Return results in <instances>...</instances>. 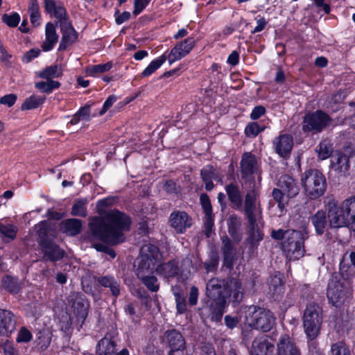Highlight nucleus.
<instances>
[{
  "label": "nucleus",
  "mask_w": 355,
  "mask_h": 355,
  "mask_svg": "<svg viewBox=\"0 0 355 355\" xmlns=\"http://www.w3.org/2000/svg\"><path fill=\"white\" fill-rule=\"evenodd\" d=\"M331 355H351V354L346 344L339 341L331 345Z\"/></svg>",
  "instance_id": "nucleus-50"
},
{
  "label": "nucleus",
  "mask_w": 355,
  "mask_h": 355,
  "mask_svg": "<svg viewBox=\"0 0 355 355\" xmlns=\"http://www.w3.org/2000/svg\"><path fill=\"white\" fill-rule=\"evenodd\" d=\"M113 201L112 198H106L98 202V212L101 216L93 218L89 227L92 234L101 241L123 243L125 241L124 232L130 230L131 220L116 209L103 211V207L111 205Z\"/></svg>",
  "instance_id": "nucleus-1"
},
{
  "label": "nucleus",
  "mask_w": 355,
  "mask_h": 355,
  "mask_svg": "<svg viewBox=\"0 0 355 355\" xmlns=\"http://www.w3.org/2000/svg\"><path fill=\"white\" fill-rule=\"evenodd\" d=\"M141 257L157 264L165 257L157 245H142L140 248Z\"/></svg>",
  "instance_id": "nucleus-24"
},
{
  "label": "nucleus",
  "mask_w": 355,
  "mask_h": 355,
  "mask_svg": "<svg viewBox=\"0 0 355 355\" xmlns=\"http://www.w3.org/2000/svg\"><path fill=\"white\" fill-rule=\"evenodd\" d=\"M62 33V40L60 44V49H65L69 45L73 43L77 39V34L69 23L64 20L60 24Z\"/></svg>",
  "instance_id": "nucleus-25"
},
{
  "label": "nucleus",
  "mask_w": 355,
  "mask_h": 355,
  "mask_svg": "<svg viewBox=\"0 0 355 355\" xmlns=\"http://www.w3.org/2000/svg\"><path fill=\"white\" fill-rule=\"evenodd\" d=\"M62 74V69L61 66L55 64L45 68L40 72L38 76L42 78L52 80L53 78L61 76Z\"/></svg>",
  "instance_id": "nucleus-40"
},
{
  "label": "nucleus",
  "mask_w": 355,
  "mask_h": 355,
  "mask_svg": "<svg viewBox=\"0 0 355 355\" xmlns=\"http://www.w3.org/2000/svg\"><path fill=\"white\" fill-rule=\"evenodd\" d=\"M227 223L230 234L234 236L236 230L241 226L240 218L236 215H231L227 220ZM235 237L237 238V236H235Z\"/></svg>",
  "instance_id": "nucleus-55"
},
{
  "label": "nucleus",
  "mask_w": 355,
  "mask_h": 355,
  "mask_svg": "<svg viewBox=\"0 0 355 355\" xmlns=\"http://www.w3.org/2000/svg\"><path fill=\"white\" fill-rule=\"evenodd\" d=\"M20 20V16L18 13L14 12L11 15H5L3 17V21L10 27H15L18 25Z\"/></svg>",
  "instance_id": "nucleus-58"
},
{
  "label": "nucleus",
  "mask_w": 355,
  "mask_h": 355,
  "mask_svg": "<svg viewBox=\"0 0 355 355\" xmlns=\"http://www.w3.org/2000/svg\"><path fill=\"white\" fill-rule=\"evenodd\" d=\"M199 292L196 286H193L191 287L189 294V304L190 306H196L198 300Z\"/></svg>",
  "instance_id": "nucleus-64"
},
{
  "label": "nucleus",
  "mask_w": 355,
  "mask_h": 355,
  "mask_svg": "<svg viewBox=\"0 0 355 355\" xmlns=\"http://www.w3.org/2000/svg\"><path fill=\"white\" fill-rule=\"evenodd\" d=\"M227 305V302L224 299L213 300L209 310L211 312V318L212 320L219 322L221 320L224 313V309Z\"/></svg>",
  "instance_id": "nucleus-34"
},
{
  "label": "nucleus",
  "mask_w": 355,
  "mask_h": 355,
  "mask_svg": "<svg viewBox=\"0 0 355 355\" xmlns=\"http://www.w3.org/2000/svg\"><path fill=\"white\" fill-rule=\"evenodd\" d=\"M81 221L76 218L67 219L62 221L59 227L60 231L69 236H74L80 232Z\"/></svg>",
  "instance_id": "nucleus-29"
},
{
  "label": "nucleus",
  "mask_w": 355,
  "mask_h": 355,
  "mask_svg": "<svg viewBox=\"0 0 355 355\" xmlns=\"http://www.w3.org/2000/svg\"><path fill=\"white\" fill-rule=\"evenodd\" d=\"M17 230L14 225L0 223V234L6 242H10L16 237Z\"/></svg>",
  "instance_id": "nucleus-41"
},
{
  "label": "nucleus",
  "mask_w": 355,
  "mask_h": 355,
  "mask_svg": "<svg viewBox=\"0 0 355 355\" xmlns=\"http://www.w3.org/2000/svg\"><path fill=\"white\" fill-rule=\"evenodd\" d=\"M275 347L263 337L255 338L250 349V355H274Z\"/></svg>",
  "instance_id": "nucleus-20"
},
{
  "label": "nucleus",
  "mask_w": 355,
  "mask_h": 355,
  "mask_svg": "<svg viewBox=\"0 0 355 355\" xmlns=\"http://www.w3.org/2000/svg\"><path fill=\"white\" fill-rule=\"evenodd\" d=\"M71 213L74 216H85L86 200L81 199L76 201V202L73 205Z\"/></svg>",
  "instance_id": "nucleus-54"
},
{
  "label": "nucleus",
  "mask_w": 355,
  "mask_h": 355,
  "mask_svg": "<svg viewBox=\"0 0 355 355\" xmlns=\"http://www.w3.org/2000/svg\"><path fill=\"white\" fill-rule=\"evenodd\" d=\"M68 304L71 308L73 314L76 317L77 322L80 323V327H81L88 315L89 302L81 293L72 292L68 297Z\"/></svg>",
  "instance_id": "nucleus-8"
},
{
  "label": "nucleus",
  "mask_w": 355,
  "mask_h": 355,
  "mask_svg": "<svg viewBox=\"0 0 355 355\" xmlns=\"http://www.w3.org/2000/svg\"><path fill=\"white\" fill-rule=\"evenodd\" d=\"M242 177L250 179L251 176H257V180H261L259 166L256 157L250 153H245L241 162Z\"/></svg>",
  "instance_id": "nucleus-13"
},
{
  "label": "nucleus",
  "mask_w": 355,
  "mask_h": 355,
  "mask_svg": "<svg viewBox=\"0 0 355 355\" xmlns=\"http://www.w3.org/2000/svg\"><path fill=\"white\" fill-rule=\"evenodd\" d=\"M214 225V216H205L204 222V232L206 236L208 238L211 236Z\"/></svg>",
  "instance_id": "nucleus-61"
},
{
  "label": "nucleus",
  "mask_w": 355,
  "mask_h": 355,
  "mask_svg": "<svg viewBox=\"0 0 355 355\" xmlns=\"http://www.w3.org/2000/svg\"><path fill=\"white\" fill-rule=\"evenodd\" d=\"M277 355H301L300 348L288 336L280 337L277 344Z\"/></svg>",
  "instance_id": "nucleus-17"
},
{
  "label": "nucleus",
  "mask_w": 355,
  "mask_h": 355,
  "mask_svg": "<svg viewBox=\"0 0 355 355\" xmlns=\"http://www.w3.org/2000/svg\"><path fill=\"white\" fill-rule=\"evenodd\" d=\"M58 40L55 27L50 22L45 26V40L42 44V49L44 51H49L53 49Z\"/></svg>",
  "instance_id": "nucleus-26"
},
{
  "label": "nucleus",
  "mask_w": 355,
  "mask_h": 355,
  "mask_svg": "<svg viewBox=\"0 0 355 355\" xmlns=\"http://www.w3.org/2000/svg\"><path fill=\"white\" fill-rule=\"evenodd\" d=\"M166 343L171 348L168 355H183L185 349V340L182 334L175 329L165 332Z\"/></svg>",
  "instance_id": "nucleus-14"
},
{
  "label": "nucleus",
  "mask_w": 355,
  "mask_h": 355,
  "mask_svg": "<svg viewBox=\"0 0 355 355\" xmlns=\"http://www.w3.org/2000/svg\"><path fill=\"white\" fill-rule=\"evenodd\" d=\"M60 329L67 336H70L72 333L73 327L72 321L70 317H62L60 322Z\"/></svg>",
  "instance_id": "nucleus-57"
},
{
  "label": "nucleus",
  "mask_w": 355,
  "mask_h": 355,
  "mask_svg": "<svg viewBox=\"0 0 355 355\" xmlns=\"http://www.w3.org/2000/svg\"><path fill=\"white\" fill-rule=\"evenodd\" d=\"M301 180L305 193L310 198L315 199L321 196L326 190V179L318 170L305 171Z\"/></svg>",
  "instance_id": "nucleus-6"
},
{
  "label": "nucleus",
  "mask_w": 355,
  "mask_h": 355,
  "mask_svg": "<svg viewBox=\"0 0 355 355\" xmlns=\"http://www.w3.org/2000/svg\"><path fill=\"white\" fill-rule=\"evenodd\" d=\"M60 84L58 81L47 80V81H40L35 84V87L42 92L51 93L54 89L60 87Z\"/></svg>",
  "instance_id": "nucleus-49"
},
{
  "label": "nucleus",
  "mask_w": 355,
  "mask_h": 355,
  "mask_svg": "<svg viewBox=\"0 0 355 355\" xmlns=\"http://www.w3.org/2000/svg\"><path fill=\"white\" fill-rule=\"evenodd\" d=\"M318 157L321 159H326L330 157L332 153L333 148L332 145L329 140H324L320 143L318 147L316 149Z\"/></svg>",
  "instance_id": "nucleus-48"
},
{
  "label": "nucleus",
  "mask_w": 355,
  "mask_h": 355,
  "mask_svg": "<svg viewBox=\"0 0 355 355\" xmlns=\"http://www.w3.org/2000/svg\"><path fill=\"white\" fill-rule=\"evenodd\" d=\"M225 191L232 207L240 209L242 205V196L238 185L233 183L227 184L225 187Z\"/></svg>",
  "instance_id": "nucleus-31"
},
{
  "label": "nucleus",
  "mask_w": 355,
  "mask_h": 355,
  "mask_svg": "<svg viewBox=\"0 0 355 355\" xmlns=\"http://www.w3.org/2000/svg\"><path fill=\"white\" fill-rule=\"evenodd\" d=\"M116 350L115 342L106 337L100 340L96 347L98 355H114Z\"/></svg>",
  "instance_id": "nucleus-33"
},
{
  "label": "nucleus",
  "mask_w": 355,
  "mask_h": 355,
  "mask_svg": "<svg viewBox=\"0 0 355 355\" xmlns=\"http://www.w3.org/2000/svg\"><path fill=\"white\" fill-rule=\"evenodd\" d=\"M45 100L44 96L33 95L26 98L21 105V110H28L35 109L42 105Z\"/></svg>",
  "instance_id": "nucleus-45"
},
{
  "label": "nucleus",
  "mask_w": 355,
  "mask_h": 355,
  "mask_svg": "<svg viewBox=\"0 0 355 355\" xmlns=\"http://www.w3.org/2000/svg\"><path fill=\"white\" fill-rule=\"evenodd\" d=\"M0 347L3 349L4 355H19L18 351L11 342L7 340Z\"/></svg>",
  "instance_id": "nucleus-62"
},
{
  "label": "nucleus",
  "mask_w": 355,
  "mask_h": 355,
  "mask_svg": "<svg viewBox=\"0 0 355 355\" xmlns=\"http://www.w3.org/2000/svg\"><path fill=\"white\" fill-rule=\"evenodd\" d=\"M112 67V63L110 62L105 64L92 65L87 68L86 72L89 76L96 77L102 73L108 71Z\"/></svg>",
  "instance_id": "nucleus-47"
},
{
  "label": "nucleus",
  "mask_w": 355,
  "mask_h": 355,
  "mask_svg": "<svg viewBox=\"0 0 355 355\" xmlns=\"http://www.w3.org/2000/svg\"><path fill=\"white\" fill-rule=\"evenodd\" d=\"M139 279L150 291L157 292L159 290V286L157 284V278L156 277L149 275Z\"/></svg>",
  "instance_id": "nucleus-52"
},
{
  "label": "nucleus",
  "mask_w": 355,
  "mask_h": 355,
  "mask_svg": "<svg viewBox=\"0 0 355 355\" xmlns=\"http://www.w3.org/2000/svg\"><path fill=\"white\" fill-rule=\"evenodd\" d=\"M331 168L336 175H345L349 168V157L342 153L335 154L331 159Z\"/></svg>",
  "instance_id": "nucleus-21"
},
{
  "label": "nucleus",
  "mask_w": 355,
  "mask_h": 355,
  "mask_svg": "<svg viewBox=\"0 0 355 355\" xmlns=\"http://www.w3.org/2000/svg\"><path fill=\"white\" fill-rule=\"evenodd\" d=\"M166 60L165 55H162L150 62V63L142 71L143 77H148L157 70Z\"/></svg>",
  "instance_id": "nucleus-42"
},
{
  "label": "nucleus",
  "mask_w": 355,
  "mask_h": 355,
  "mask_svg": "<svg viewBox=\"0 0 355 355\" xmlns=\"http://www.w3.org/2000/svg\"><path fill=\"white\" fill-rule=\"evenodd\" d=\"M3 287L10 293H17L21 289V284L17 278L6 276L2 279Z\"/></svg>",
  "instance_id": "nucleus-46"
},
{
  "label": "nucleus",
  "mask_w": 355,
  "mask_h": 355,
  "mask_svg": "<svg viewBox=\"0 0 355 355\" xmlns=\"http://www.w3.org/2000/svg\"><path fill=\"white\" fill-rule=\"evenodd\" d=\"M293 146V140L288 134H280L273 140V146L277 153L281 157H286Z\"/></svg>",
  "instance_id": "nucleus-19"
},
{
  "label": "nucleus",
  "mask_w": 355,
  "mask_h": 355,
  "mask_svg": "<svg viewBox=\"0 0 355 355\" xmlns=\"http://www.w3.org/2000/svg\"><path fill=\"white\" fill-rule=\"evenodd\" d=\"M322 320V308L315 302L309 303L304 312L303 325L310 340L315 339L320 334Z\"/></svg>",
  "instance_id": "nucleus-4"
},
{
  "label": "nucleus",
  "mask_w": 355,
  "mask_h": 355,
  "mask_svg": "<svg viewBox=\"0 0 355 355\" xmlns=\"http://www.w3.org/2000/svg\"><path fill=\"white\" fill-rule=\"evenodd\" d=\"M331 123V119L326 113L318 110L305 115L302 123V130L305 132L318 133L330 125Z\"/></svg>",
  "instance_id": "nucleus-7"
},
{
  "label": "nucleus",
  "mask_w": 355,
  "mask_h": 355,
  "mask_svg": "<svg viewBox=\"0 0 355 355\" xmlns=\"http://www.w3.org/2000/svg\"><path fill=\"white\" fill-rule=\"evenodd\" d=\"M195 44L193 37H188L182 42L177 44L170 51L167 58L170 64H172L188 55Z\"/></svg>",
  "instance_id": "nucleus-15"
},
{
  "label": "nucleus",
  "mask_w": 355,
  "mask_h": 355,
  "mask_svg": "<svg viewBox=\"0 0 355 355\" xmlns=\"http://www.w3.org/2000/svg\"><path fill=\"white\" fill-rule=\"evenodd\" d=\"M51 336L49 331H40L37 335L36 342L37 345L42 349H45L48 347L51 343Z\"/></svg>",
  "instance_id": "nucleus-51"
},
{
  "label": "nucleus",
  "mask_w": 355,
  "mask_h": 355,
  "mask_svg": "<svg viewBox=\"0 0 355 355\" xmlns=\"http://www.w3.org/2000/svg\"><path fill=\"white\" fill-rule=\"evenodd\" d=\"M28 12L30 15L32 25L34 26H39L40 24L41 15L37 0H30Z\"/></svg>",
  "instance_id": "nucleus-43"
},
{
  "label": "nucleus",
  "mask_w": 355,
  "mask_h": 355,
  "mask_svg": "<svg viewBox=\"0 0 355 355\" xmlns=\"http://www.w3.org/2000/svg\"><path fill=\"white\" fill-rule=\"evenodd\" d=\"M98 283L105 287L109 288L112 296L116 298L120 294V285L116 279L110 275L98 277L96 278Z\"/></svg>",
  "instance_id": "nucleus-30"
},
{
  "label": "nucleus",
  "mask_w": 355,
  "mask_h": 355,
  "mask_svg": "<svg viewBox=\"0 0 355 355\" xmlns=\"http://www.w3.org/2000/svg\"><path fill=\"white\" fill-rule=\"evenodd\" d=\"M311 221L318 234H321L324 232L327 226V216L323 210L318 211L312 217Z\"/></svg>",
  "instance_id": "nucleus-38"
},
{
  "label": "nucleus",
  "mask_w": 355,
  "mask_h": 355,
  "mask_svg": "<svg viewBox=\"0 0 355 355\" xmlns=\"http://www.w3.org/2000/svg\"><path fill=\"white\" fill-rule=\"evenodd\" d=\"M44 258L51 261H56L64 256V251L58 245H42Z\"/></svg>",
  "instance_id": "nucleus-36"
},
{
  "label": "nucleus",
  "mask_w": 355,
  "mask_h": 355,
  "mask_svg": "<svg viewBox=\"0 0 355 355\" xmlns=\"http://www.w3.org/2000/svg\"><path fill=\"white\" fill-rule=\"evenodd\" d=\"M16 321L10 311L0 309V334L8 336L15 329Z\"/></svg>",
  "instance_id": "nucleus-22"
},
{
  "label": "nucleus",
  "mask_w": 355,
  "mask_h": 355,
  "mask_svg": "<svg viewBox=\"0 0 355 355\" xmlns=\"http://www.w3.org/2000/svg\"><path fill=\"white\" fill-rule=\"evenodd\" d=\"M32 338V334L26 327H21L18 333L17 341L18 343H27Z\"/></svg>",
  "instance_id": "nucleus-60"
},
{
  "label": "nucleus",
  "mask_w": 355,
  "mask_h": 355,
  "mask_svg": "<svg viewBox=\"0 0 355 355\" xmlns=\"http://www.w3.org/2000/svg\"><path fill=\"white\" fill-rule=\"evenodd\" d=\"M244 289L241 281L235 277L226 278L224 298L226 302L229 299L234 304L240 303L243 297Z\"/></svg>",
  "instance_id": "nucleus-12"
},
{
  "label": "nucleus",
  "mask_w": 355,
  "mask_h": 355,
  "mask_svg": "<svg viewBox=\"0 0 355 355\" xmlns=\"http://www.w3.org/2000/svg\"><path fill=\"white\" fill-rule=\"evenodd\" d=\"M150 0H135L133 14L137 16L148 6Z\"/></svg>",
  "instance_id": "nucleus-63"
},
{
  "label": "nucleus",
  "mask_w": 355,
  "mask_h": 355,
  "mask_svg": "<svg viewBox=\"0 0 355 355\" xmlns=\"http://www.w3.org/2000/svg\"><path fill=\"white\" fill-rule=\"evenodd\" d=\"M219 256L217 252H211L209 258L204 263L205 268L207 272L214 271L218 266Z\"/></svg>",
  "instance_id": "nucleus-53"
},
{
  "label": "nucleus",
  "mask_w": 355,
  "mask_h": 355,
  "mask_svg": "<svg viewBox=\"0 0 355 355\" xmlns=\"http://www.w3.org/2000/svg\"><path fill=\"white\" fill-rule=\"evenodd\" d=\"M272 197L274 200L277 202V206L281 211H283L286 206L288 205L289 199L291 198V196H288V195L281 191L279 188L274 189L272 191Z\"/></svg>",
  "instance_id": "nucleus-44"
},
{
  "label": "nucleus",
  "mask_w": 355,
  "mask_h": 355,
  "mask_svg": "<svg viewBox=\"0 0 355 355\" xmlns=\"http://www.w3.org/2000/svg\"><path fill=\"white\" fill-rule=\"evenodd\" d=\"M225 279L214 277L210 279L206 284V295L211 300L224 299Z\"/></svg>",
  "instance_id": "nucleus-16"
},
{
  "label": "nucleus",
  "mask_w": 355,
  "mask_h": 355,
  "mask_svg": "<svg viewBox=\"0 0 355 355\" xmlns=\"http://www.w3.org/2000/svg\"><path fill=\"white\" fill-rule=\"evenodd\" d=\"M278 188L285 192L288 196L295 197L299 192L295 180L288 175H282L278 181Z\"/></svg>",
  "instance_id": "nucleus-27"
},
{
  "label": "nucleus",
  "mask_w": 355,
  "mask_h": 355,
  "mask_svg": "<svg viewBox=\"0 0 355 355\" xmlns=\"http://www.w3.org/2000/svg\"><path fill=\"white\" fill-rule=\"evenodd\" d=\"M244 289L241 281L235 277L226 278L224 298L226 302L229 299L234 304L240 303L243 297Z\"/></svg>",
  "instance_id": "nucleus-11"
},
{
  "label": "nucleus",
  "mask_w": 355,
  "mask_h": 355,
  "mask_svg": "<svg viewBox=\"0 0 355 355\" xmlns=\"http://www.w3.org/2000/svg\"><path fill=\"white\" fill-rule=\"evenodd\" d=\"M262 130L257 123H251L245 129V132L248 137L257 136Z\"/></svg>",
  "instance_id": "nucleus-59"
},
{
  "label": "nucleus",
  "mask_w": 355,
  "mask_h": 355,
  "mask_svg": "<svg viewBox=\"0 0 355 355\" xmlns=\"http://www.w3.org/2000/svg\"><path fill=\"white\" fill-rule=\"evenodd\" d=\"M171 291L175 297L177 312L179 314L184 313L187 310L186 293L181 285L173 286Z\"/></svg>",
  "instance_id": "nucleus-28"
},
{
  "label": "nucleus",
  "mask_w": 355,
  "mask_h": 355,
  "mask_svg": "<svg viewBox=\"0 0 355 355\" xmlns=\"http://www.w3.org/2000/svg\"><path fill=\"white\" fill-rule=\"evenodd\" d=\"M246 320L250 327L263 332L270 331L275 324V318L270 310L256 306L248 308Z\"/></svg>",
  "instance_id": "nucleus-5"
},
{
  "label": "nucleus",
  "mask_w": 355,
  "mask_h": 355,
  "mask_svg": "<svg viewBox=\"0 0 355 355\" xmlns=\"http://www.w3.org/2000/svg\"><path fill=\"white\" fill-rule=\"evenodd\" d=\"M268 284L270 292H271L272 295H277L278 296L284 293V288L280 274L271 276L268 279Z\"/></svg>",
  "instance_id": "nucleus-39"
},
{
  "label": "nucleus",
  "mask_w": 355,
  "mask_h": 355,
  "mask_svg": "<svg viewBox=\"0 0 355 355\" xmlns=\"http://www.w3.org/2000/svg\"><path fill=\"white\" fill-rule=\"evenodd\" d=\"M157 264L150 262L148 260H145L141 257V260L138 263L137 268L136 270V273L138 278H144V277L149 275H152L154 272V270H156L155 266Z\"/></svg>",
  "instance_id": "nucleus-37"
},
{
  "label": "nucleus",
  "mask_w": 355,
  "mask_h": 355,
  "mask_svg": "<svg viewBox=\"0 0 355 355\" xmlns=\"http://www.w3.org/2000/svg\"><path fill=\"white\" fill-rule=\"evenodd\" d=\"M304 245H279V248L290 260L298 259L304 256Z\"/></svg>",
  "instance_id": "nucleus-35"
},
{
  "label": "nucleus",
  "mask_w": 355,
  "mask_h": 355,
  "mask_svg": "<svg viewBox=\"0 0 355 355\" xmlns=\"http://www.w3.org/2000/svg\"><path fill=\"white\" fill-rule=\"evenodd\" d=\"M193 223V218L184 211H173L168 218L169 226L178 234L184 233Z\"/></svg>",
  "instance_id": "nucleus-10"
},
{
  "label": "nucleus",
  "mask_w": 355,
  "mask_h": 355,
  "mask_svg": "<svg viewBox=\"0 0 355 355\" xmlns=\"http://www.w3.org/2000/svg\"><path fill=\"white\" fill-rule=\"evenodd\" d=\"M327 297L335 306H340L345 300V291L343 285L337 281L329 284L327 289Z\"/></svg>",
  "instance_id": "nucleus-18"
},
{
  "label": "nucleus",
  "mask_w": 355,
  "mask_h": 355,
  "mask_svg": "<svg viewBox=\"0 0 355 355\" xmlns=\"http://www.w3.org/2000/svg\"><path fill=\"white\" fill-rule=\"evenodd\" d=\"M156 271L158 275L168 279L175 278L180 274V268L178 262L174 259L159 264L156 268Z\"/></svg>",
  "instance_id": "nucleus-23"
},
{
  "label": "nucleus",
  "mask_w": 355,
  "mask_h": 355,
  "mask_svg": "<svg viewBox=\"0 0 355 355\" xmlns=\"http://www.w3.org/2000/svg\"><path fill=\"white\" fill-rule=\"evenodd\" d=\"M239 252L235 245H224L223 247V266L232 269L235 261L238 259Z\"/></svg>",
  "instance_id": "nucleus-32"
},
{
  "label": "nucleus",
  "mask_w": 355,
  "mask_h": 355,
  "mask_svg": "<svg viewBox=\"0 0 355 355\" xmlns=\"http://www.w3.org/2000/svg\"><path fill=\"white\" fill-rule=\"evenodd\" d=\"M257 198L258 194L254 190L248 192L245 198V213L250 226V244L260 242L263 236L260 230L263 226L262 211Z\"/></svg>",
  "instance_id": "nucleus-3"
},
{
  "label": "nucleus",
  "mask_w": 355,
  "mask_h": 355,
  "mask_svg": "<svg viewBox=\"0 0 355 355\" xmlns=\"http://www.w3.org/2000/svg\"><path fill=\"white\" fill-rule=\"evenodd\" d=\"M271 236L276 241H284L287 244H302L308 238V234L305 230L297 231L279 229L272 230Z\"/></svg>",
  "instance_id": "nucleus-9"
},
{
  "label": "nucleus",
  "mask_w": 355,
  "mask_h": 355,
  "mask_svg": "<svg viewBox=\"0 0 355 355\" xmlns=\"http://www.w3.org/2000/svg\"><path fill=\"white\" fill-rule=\"evenodd\" d=\"M327 207L331 227H347L355 231V197L345 200L340 205H337L334 200H329Z\"/></svg>",
  "instance_id": "nucleus-2"
},
{
  "label": "nucleus",
  "mask_w": 355,
  "mask_h": 355,
  "mask_svg": "<svg viewBox=\"0 0 355 355\" xmlns=\"http://www.w3.org/2000/svg\"><path fill=\"white\" fill-rule=\"evenodd\" d=\"M200 204L202 207L205 216H211L212 215V207L210 200L207 194H201L200 197Z\"/></svg>",
  "instance_id": "nucleus-56"
}]
</instances>
